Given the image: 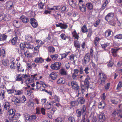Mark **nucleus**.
Wrapping results in <instances>:
<instances>
[{
    "label": "nucleus",
    "instance_id": "obj_33",
    "mask_svg": "<svg viewBox=\"0 0 122 122\" xmlns=\"http://www.w3.org/2000/svg\"><path fill=\"white\" fill-rule=\"evenodd\" d=\"M88 29L86 25H84L81 28V31L82 33H84L87 32L88 31Z\"/></svg>",
    "mask_w": 122,
    "mask_h": 122
},
{
    "label": "nucleus",
    "instance_id": "obj_39",
    "mask_svg": "<svg viewBox=\"0 0 122 122\" xmlns=\"http://www.w3.org/2000/svg\"><path fill=\"white\" fill-rule=\"evenodd\" d=\"M73 37H74L75 39L78 40L79 38V36L77 34L76 30H74L73 32H72Z\"/></svg>",
    "mask_w": 122,
    "mask_h": 122
},
{
    "label": "nucleus",
    "instance_id": "obj_27",
    "mask_svg": "<svg viewBox=\"0 0 122 122\" xmlns=\"http://www.w3.org/2000/svg\"><path fill=\"white\" fill-rule=\"evenodd\" d=\"M109 2V0H106L104 1L102 7V9L104 10V9Z\"/></svg>",
    "mask_w": 122,
    "mask_h": 122
},
{
    "label": "nucleus",
    "instance_id": "obj_10",
    "mask_svg": "<svg viewBox=\"0 0 122 122\" xmlns=\"http://www.w3.org/2000/svg\"><path fill=\"white\" fill-rule=\"evenodd\" d=\"M114 16V14L113 13H109L106 16L105 19L107 21L109 20L112 19Z\"/></svg>",
    "mask_w": 122,
    "mask_h": 122
},
{
    "label": "nucleus",
    "instance_id": "obj_57",
    "mask_svg": "<svg viewBox=\"0 0 122 122\" xmlns=\"http://www.w3.org/2000/svg\"><path fill=\"white\" fill-rule=\"evenodd\" d=\"M38 5V9H42L43 8V7L44 6V4H43L41 2H40V3Z\"/></svg>",
    "mask_w": 122,
    "mask_h": 122
},
{
    "label": "nucleus",
    "instance_id": "obj_63",
    "mask_svg": "<svg viewBox=\"0 0 122 122\" xmlns=\"http://www.w3.org/2000/svg\"><path fill=\"white\" fill-rule=\"evenodd\" d=\"M54 97L55 101L58 102H59L60 98L58 96L56 95H55L54 96Z\"/></svg>",
    "mask_w": 122,
    "mask_h": 122
},
{
    "label": "nucleus",
    "instance_id": "obj_45",
    "mask_svg": "<svg viewBox=\"0 0 122 122\" xmlns=\"http://www.w3.org/2000/svg\"><path fill=\"white\" fill-rule=\"evenodd\" d=\"M60 73L62 75H67V74L65 70L63 68L61 69Z\"/></svg>",
    "mask_w": 122,
    "mask_h": 122
},
{
    "label": "nucleus",
    "instance_id": "obj_2",
    "mask_svg": "<svg viewBox=\"0 0 122 122\" xmlns=\"http://www.w3.org/2000/svg\"><path fill=\"white\" fill-rule=\"evenodd\" d=\"M15 112V110L14 109H10L8 111V114H9V118L10 121L14 119H18L19 117V114H16Z\"/></svg>",
    "mask_w": 122,
    "mask_h": 122
},
{
    "label": "nucleus",
    "instance_id": "obj_51",
    "mask_svg": "<svg viewBox=\"0 0 122 122\" xmlns=\"http://www.w3.org/2000/svg\"><path fill=\"white\" fill-rule=\"evenodd\" d=\"M69 122H75L74 117L73 116H70L68 118Z\"/></svg>",
    "mask_w": 122,
    "mask_h": 122
},
{
    "label": "nucleus",
    "instance_id": "obj_50",
    "mask_svg": "<svg viewBox=\"0 0 122 122\" xmlns=\"http://www.w3.org/2000/svg\"><path fill=\"white\" fill-rule=\"evenodd\" d=\"M47 103L45 105V107L47 109H49L51 108V104L48 102H47Z\"/></svg>",
    "mask_w": 122,
    "mask_h": 122
},
{
    "label": "nucleus",
    "instance_id": "obj_28",
    "mask_svg": "<svg viewBox=\"0 0 122 122\" xmlns=\"http://www.w3.org/2000/svg\"><path fill=\"white\" fill-rule=\"evenodd\" d=\"M13 25L17 28L20 26V22L19 21L14 20L13 22Z\"/></svg>",
    "mask_w": 122,
    "mask_h": 122
},
{
    "label": "nucleus",
    "instance_id": "obj_32",
    "mask_svg": "<svg viewBox=\"0 0 122 122\" xmlns=\"http://www.w3.org/2000/svg\"><path fill=\"white\" fill-rule=\"evenodd\" d=\"M25 38L27 41L29 42H31L32 41V37L30 35H26L25 36Z\"/></svg>",
    "mask_w": 122,
    "mask_h": 122
},
{
    "label": "nucleus",
    "instance_id": "obj_24",
    "mask_svg": "<svg viewBox=\"0 0 122 122\" xmlns=\"http://www.w3.org/2000/svg\"><path fill=\"white\" fill-rule=\"evenodd\" d=\"M81 91L82 92V93L83 94L84 92H85L86 89L88 90L89 87H88L87 88L86 86L85 85H81Z\"/></svg>",
    "mask_w": 122,
    "mask_h": 122
},
{
    "label": "nucleus",
    "instance_id": "obj_61",
    "mask_svg": "<svg viewBox=\"0 0 122 122\" xmlns=\"http://www.w3.org/2000/svg\"><path fill=\"white\" fill-rule=\"evenodd\" d=\"M121 112V111L120 110H119L118 111V110L115 111H114L112 113V114L113 117H115L116 115L119 113Z\"/></svg>",
    "mask_w": 122,
    "mask_h": 122
},
{
    "label": "nucleus",
    "instance_id": "obj_37",
    "mask_svg": "<svg viewBox=\"0 0 122 122\" xmlns=\"http://www.w3.org/2000/svg\"><path fill=\"white\" fill-rule=\"evenodd\" d=\"M110 44L109 43H107L105 44H102L101 45L102 48L105 50H106L107 47L109 46Z\"/></svg>",
    "mask_w": 122,
    "mask_h": 122
},
{
    "label": "nucleus",
    "instance_id": "obj_58",
    "mask_svg": "<svg viewBox=\"0 0 122 122\" xmlns=\"http://www.w3.org/2000/svg\"><path fill=\"white\" fill-rule=\"evenodd\" d=\"M15 94L16 95H20L22 94L23 91L22 90H15Z\"/></svg>",
    "mask_w": 122,
    "mask_h": 122
},
{
    "label": "nucleus",
    "instance_id": "obj_44",
    "mask_svg": "<svg viewBox=\"0 0 122 122\" xmlns=\"http://www.w3.org/2000/svg\"><path fill=\"white\" fill-rule=\"evenodd\" d=\"M36 114L39 115L41 114L40 112V109L39 107L38 106H37L36 105Z\"/></svg>",
    "mask_w": 122,
    "mask_h": 122
},
{
    "label": "nucleus",
    "instance_id": "obj_23",
    "mask_svg": "<svg viewBox=\"0 0 122 122\" xmlns=\"http://www.w3.org/2000/svg\"><path fill=\"white\" fill-rule=\"evenodd\" d=\"M20 18L22 21L24 23H27L29 21L28 18L24 15H22Z\"/></svg>",
    "mask_w": 122,
    "mask_h": 122
},
{
    "label": "nucleus",
    "instance_id": "obj_16",
    "mask_svg": "<svg viewBox=\"0 0 122 122\" xmlns=\"http://www.w3.org/2000/svg\"><path fill=\"white\" fill-rule=\"evenodd\" d=\"M120 49L119 48H112L111 49V52L112 53L114 56H116L117 55V51Z\"/></svg>",
    "mask_w": 122,
    "mask_h": 122
},
{
    "label": "nucleus",
    "instance_id": "obj_40",
    "mask_svg": "<svg viewBox=\"0 0 122 122\" xmlns=\"http://www.w3.org/2000/svg\"><path fill=\"white\" fill-rule=\"evenodd\" d=\"M87 32L88 33L87 34V37H90L92 34V29L91 28H89V29H88Z\"/></svg>",
    "mask_w": 122,
    "mask_h": 122
},
{
    "label": "nucleus",
    "instance_id": "obj_17",
    "mask_svg": "<svg viewBox=\"0 0 122 122\" xmlns=\"http://www.w3.org/2000/svg\"><path fill=\"white\" fill-rule=\"evenodd\" d=\"M14 58H12V59L11 60L10 63L11 64L10 66V68L12 69H15L16 68V66L15 65V63L14 61Z\"/></svg>",
    "mask_w": 122,
    "mask_h": 122
},
{
    "label": "nucleus",
    "instance_id": "obj_6",
    "mask_svg": "<svg viewBox=\"0 0 122 122\" xmlns=\"http://www.w3.org/2000/svg\"><path fill=\"white\" fill-rule=\"evenodd\" d=\"M90 53H89L85 55L84 58L82 60V63L83 65L85 66L89 62L90 60Z\"/></svg>",
    "mask_w": 122,
    "mask_h": 122
},
{
    "label": "nucleus",
    "instance_id": "obj_11",
    "mask_svg": "<svg viewBox=\"0 0 122 122\" xmlns=\"http://www.w3.org/2000/svg\"><path fill=\"white\" fill-rule=\"evenodd\" d=\"M30 22L31 25L34 28L36 27L38 24L36 20L34 18H31L30 20Z\"/></svg>",
    "mask_w": 122,
    "mask_h": 122
},
{
    "label": "nucleus",
    "instance_id": "obj_30",
    "mask_svg": "<svg viewBox=\"0 0 122 122\" xmlns=\"http://www.w3.org/2000/svg\"><path fill=\"white\" fill-rule=\"evenodd\" d=\"M112 32V31L109 29L106 30L105 33V37H109L111 35Z\"/></svg>",
    "mask_w": 122,
    "mask_h": 122
},
{
    "label": "nucleus",
    "instance_id": "obj_52",
    "mask_svg": "<svg viewBox=\"0 0 122 122\" xmlns=\"http://www.w3.org/2000/svg\"><path fill=\"white\" fill-rule=\"evenodd\" d=\"M122 86V82L121 81H119L117 85V89L119 90L120 89Z\"/></svg>",
    "mask_w": 122,
    "mask_h": 122
},
{
    "label": "nucleus",
    "instance_id": "obj_20",
    "mask_svg": "<svg viewBox=\"0 0 122 122\" xmlns=\"http://www.w3.org/2000/svg\"><path fill=\"white\" fill-rule=\"evenodd\" d=\"M80 110L81 112V114L82 115L84 116L86 114V106L85 105H83Z\"/></svg>",
    "mask_w": 122,
    "mask_h": 122
},
{
    "label": "nucleus",
    "instance_id": "obj_48",
    "mask_svg": "<svg viewBox=\"0 0 122 122\" xmlns=\"http://www.w3.org/2000/svg\"><path fill=\"white\" fill-rule=\"evenodd\" d=\"M114 38L115 39H122V34H119L114 36Z\"/></svg>",
    "mask_w": 122,
    "mask_h": 122
},
{
    "label": "nucleus",
    "instance_id": "obj_47",
    "mask_svg": "<svg viewBox=\"0 0 122 122\" xmlns=\"http://www.w3.org/2000/svg\"><path fill=\"white\" fill-rule=\"evenodd\" d=\"M84 70L82 66L81 67L79 68V74H84Z\"/></svg>",
    "mask_w": 122,
    "mask_h": 122
},
{
    "label": "nucleus",
    "instance_id": "obj_38",
    "mask_svg": "<svg viewBox=\"0 0 122 122\" xmlns=\"http://www.w3.org/2000/svg\"><path fill=\"white\" fill-rule=\"evenodd\" d=\"M60 28L61 29H66L68 25L64 23H60Z\"/></svg>",
    "mask_w": 122,
    "mask_h": 122
},
{
    "label": "nucleus",
    "instance_id": "obj_19",
    "mask_svg": "<svg viewBox=\"0 0 122 122\" xmlns=\"http://www.w3.org/2000/svg\"><path fill=\"white\" fill-rule=\"evenodd\" d=\"M34 61L37 63H41L44 62V60L41 57H36Z\"/></svg>",
    "mask_w": 122,
    "mask_h": 122
},
{
    "label": "nucleus",
    "instance_id": "obj_59",
    "mask_svg": "<svg viewBox=\"0 0 122 122\" xmlns=\"http://www.w3.org/2000/svg\"><path fill=\"white\" fill-rule=\"evenodd\" d=\"M113 64V61L112 60H110L108 63L107 65L108 67H112Z\"/></svg>",
    "mask_w": 122,
    "mask_h": 122
},
{
    "label": "nucleus",
    "instance_id": "obj_29",
    "mask_svg": "<svg viewBox=\"0 0 122 122\" xmlns=\"http://www.w3.org/2000/svg\"><path fill=\"white\" fill-rule=\"evenodd\" d=\"M57 75L54 72H52L49 75V76L51 79L53 80H55L56 79Z\"/></svg>",
    "mask_w": 122,
    "mask_h": 122
},
{
    "label": "nucleus",
    "instance_id": "obj_15",
    "mask_svg": "<svg viewBox=\"0 0 122 122\" xmlns=\"http://www.w3.org/2000/svg\"><path fill=\"white\" fill-rule=\"evenodd\" d=\"M4 109L6 110H8L10 107V104L9 102L6 101L3 103Z\"/></svg>",
    "mask_w": 122,
    "mask_h": 122
},
{
    "label": "nucleus",
    "instance_id": "obj_26",
    "mask_svg": "<svg viewBox=\"0 0 122 122\" xmlns=\"http://www.w3.org/2000/svg\"><path fill=\"white\" fill-rule=\"evenodd\" d=\"M77 101L79 103L81 104L84 103L85 102V99L82 97L78 98Z\"/></svg>",
    "mask_w": 122,
    "mask_h": 122
},
{
    "label": "nucleus",
    "instance_id": "obj_46",
    "mask_svg": "<svg viewBox=\"0 0 122 122\" xmlns=\"http://www.w3.org/2000/svg\"><path fill=\"white\" fill-rule=\"evenodd\" d=\"M36 43L38 45V46H40L44 44V42L40 40H36Z\"/></svg>",
    "mask_w": 122,
    "mask_h": 122
},
{
    "label": "nucleus",
    "instance_id": "obj_36",
    "mask_svg": "<svg viewBox=\"0 0 122 122\" xmlns=\"http://www.w3.org/2000/svg\"><path fill=\"white\" fill-rule=\"evenodd\" d=\"M19 98L20 103H24L26 100V98L23 95L20 97Z\"/></svg>",
    "mask_w": 122,
    "mask_h": 122
},
{
    "label": "nucleus",
    "instance_id": "obj_42",
    "mask_svg": "<svg viewBox=\"0 0 122 122\" xmlns=\"http://www.w3.org/2000/svg\"><path fill=\"white\" fill-rule=\"evenodd\" d=\"M7 36L5 34H1L0 37V41H2L5 40L6 39Z\"/></svg>",
    "mask_w": 122,
    "mask_h": 122
},
{
    "label": "nucleus",
    "instance_id": "obj_34",
    "mask_svg": "<svg viewBox=\"0 0 122 122\" xmlns=\"http://www.w3.org/2000/svg\"><path fill=\"white\" fill-rule=\"evenodd\" d=\"M74 45L76 47V49L80 48V44L78 41H75L74 42Z\"/></svg>",
    "mask_w": 122,
    "mask_h": 122
},
{
    "label": "nucleus",
    "instance_id": "obj_18",
    "mask_svg": "<svg viewBox=\"0 0 122 122\" xmlns=\"http://www.w3.org/2000/svg\"><path fill=\"white\" fill-rule=\"evenodd\" d=\"M19 99V98H17L15 97H13L12 98V101L13 102H14L15 104L16 105H17L18 104L21 103Z\"/></svg>",
    "mask_w": 122,
    "mask_h": 122
},
{
    "label": "nucleus",
    "instance_id": "obj_8",
    "mask_svg": "<svg viewBox=\"0 0 122 122\" xmlns=\"http://www.w3.org/2000/svg\"><path fill=\"white\" fill-rule=\"evenodd\" d=\"M61 65V63L60 62H55L54 64H52L51 67L52 69L56 70L60 68Z\"/></svg>",
    "mask_w": 122,
    "mask_h": 122
},
{
    "label": "nucleus",
    "instance_id": "obj_4",
    "mask_svg": "<svg viewBox=\"0 0 122 122\" xmlns=\"http://www.w3.org/2000/svg\"><path fill=\"white\" fill-rule=\"evenodd\" d=\"M21 51L24 52L26 50V48L28 49H31L33 48L32 45L29 43H21L20 45Z\"/></svg>",
    "mask_w": 122,
    "mask_h": 122
},
{
    "label": "nucleus",
    "instance_id": "obj_54",
    "mask_svg": "<svg viewBox=\"0 0 122 122\" xmlns=\"http://www.w3.org/2000/svg\"><path fill=\"white\" fill-rule=\"evenodd\" d=\"M70 105L72 107H75L77 105V103L76 101H72L71 102Z\"/></svg>",
    "mask_w": 122,
    "mask_h": 122
},
{
    "label": "nucleus",
    "instance_id": "obj_35",
    "mask_svg": "<svg viewBox=\"0 0 122 122\" xmlns=\"http://www.w3.org/2000/svg\"><path fill=\"white\" fill-rule=\"evenodd\" d=\"M105 106V103L103 102H102L99 103L98 105V108H99L103 109L104 108Z\"/></svg>",
    "mask_w": 122,
    "mask_h": 122
},
{
    "label": "nucleus",
    "instance_id": "obj_9",
    "mask_svg": "<svg viewBox=\"0 0 122 122\" xmlns=\"http://www.w3.org/2000/svg\"><path fill=\"white\" fill-rule=\"evenodd\" d=\"M71 85L72 88L75 90H77L79 89V86L78 83L75 81H73L71 82Z\"/></svg>",
    "mask_w": 122,
    "mask_h": 122
},
{
    "label": "nucleus",
    "instance_id": "obj_5",
    "mask_svg": "<svg viewBox=\"0 0 122 122\" xmlns=\"http://www.w3.org/2000/svg\"><path fill=\"white\" fill-rule=\"evenodd\" d=\"M25 120L26 122H30L32 121L35 120L37 117V116L35 114L31 115L30 116L27 113L24 114Z\"/></svg>",
    "mask_w": 122,
    "mask_h": 122
},
{
    "label": "nucleus",
    "instance_id": "obj_1",
    "mask_svg": "<svg viewBox=\"0 0 122 122\" xmlns=\"http://www.w3.org/2000/svg\"><path fill=\"white\" fill-rule=\"evenodd\" d=\"M31 76V77L30 78V76L27 74H17L15 78V80L16 81H21V84L24 82L27 84H30L37 79L36 74Z\"/></svg>",
    "mask_w": 122,
    "mask_h": 122
},
{
    "label": "nucleus",
    "instance_id": "obj_31",
    "mask_svg": "<svg viewBox=\"0 0 122 122\" xmlns=\"http://www.w3.org/2000/svg\"><path fill=\"white\" fill-rule=\"evenodd\" d=\"M18 39V37L15 36L12 38L11 40V44L13 45L15 44L17 42V41Z\"/></svg>",
    "mask_w": 122,
    "mask_h": 122
},
{
    "label": "nucleus",
    "instance_id": "obj_12",
    "mask_svg": "<svg viewBox=\"0 0 122 122\" xmlns=\"http://www.w3.org/2000/svg\"><path fill=\"white\" fill-rule=\"evenodd\" d=\"M79 9L82 12H85L86 11V7L83 3L78 4Z\"/></svg>",
    "mask_w": 122,
    "mask_h": 122
},
{
    "label": "nucleus",
    "instance_id": "obj_49",
    "mask_svg": "<svg viewBox=\"0 0 122 122\" xmlns=\"http://www.w3.org/2000/svg\"><path fill=\"white\" fill-rule=\"evenodd\" d=\"M60 36L61 39L65 40H66V39L67 38V37L64 34H61L60 35Z\"/></svg>",
    "mask_w": 122,
    "mask_h": 122
},
{
    "label": "nucleus",
    "instance_id": "obj_56",
    "mask_svg": "<svg viewBox=\"0 0 122 122\" xmlns=\"http://www.w3.org/2000/svg\"><path fill=\"white\" fill-rule=\"evenodd\" d=\"M69 53V52H66L62 54L61 55V59L62 60L64 58H66V56H67Z\"/></svg>",
    "mask_w": 122,
    "mask_h": 122
},
{
    "label": "nucleus",
    "instance_id": "obj_22",
    "mask_svg": "<svg viewBox=\"0 0 122 122\" xmlns=\"http://www.w3.org/2000/svg\"><path fill=\"white\" fill-rule=\"evenodd\" d=\"M10 62L7 59H6L3 60L2 61V63L5 66H8L10 64Z\"/></svg>",
    "mask_w": 122,
    "mask_h": 122
},
{
    "label": "nucleus",
    "instance_id": "obj_21",
    "mask_svg": "<svg viewBox=\"0 0 122 122\" xmlns=\"http://www.w3.org/2000/svg\"><path fill=\"white\" fill-rule=\"evenodd\" d=\"M70 5L73 8H75L77 7V4L75 1L73 0H70L69 1Z\"/></svg>",
    "mask_w": 122,
    "mask_h": 122
},
{
    "label": "nucleus",
    "instance_id": "obj_55",
    "mask_svg": "<svg viewBox=\"0 0 122 122\" xmlns=\"http://www.w3.org/2000/svg\"><path fill=\"white\" fill-rule=\"evenodd\" d=\"M58 55L57 54L53 55L50 56V57L52 60H55L58 57Z\"/></svg>",
    "mask_w": 122,
    "mask_h": 122
},
{
    "label": "nucleus",
    "instance_id": "obj_14",
    "mask_svg": "<svg viewBox=\"0 0 122 122\" xmlns=\"http://www.w3.org/2000/svg\"><path fill=\"white\" fill-rule=\"evenodd\" d=\"M106 118L103 113H102L99 116V120L101 122H103L106 119Z\"/></svg>",
    "mask_w": 122,
    "mask_h": 122
},
{
    "label": "nucleus",
    "instance_id": "obj_53",
    "mask_svg": "<svg viewBox=\"0 0 122 122\" xmlns=\"http://www.w3.org/2000/svg\"><path fill=\"white\" fill-rule=\"evenodd\" d=\"M76 113L77 115V117H81V112L80 109H77L76 110Z\"/></svg>",
    "mask_w": 122,
    "mask_h": 122
},
{
    "label": "nucleus",
    "instance_id": "obj_7",
    "mask_svg": "<svg viewBox=\"0 0 122 122\" xmlns=\"http://www.w3.org/2000/svg\"><path fill=\"white\" fill-rule=\"evenodd\" d=\"M91 81V80L90 77L88 75H87L84 81V84L86 86L87 88L89 87L91 89H92L93 88V87L90 86V83Z\"/></svg>",
    "mask_w": 122,
    "mask_h": 122
},
{
    "label": "nucleus",
    "instance_id": "obj_60",
    "mask_svg": "<svg viewBox=\"0 0 122 122\" xmlns=\"http://www.w3.org/2000/svg\"><path fill=\"white\" fill-rule=\"evenodd\" d=\"M79 75L72 74V77L74 80H77L78 79Z\"/></svg>",
    "mask_w": 122,
    "mask_h": 122
},
{
    "label": "nucleus",
    "instance_id": "obj_41",
    "mask_svg": "<svg viewBox=\"0 0 122 122\" xmlns=\"http://www.w3.org/2000/svg\"><path fill=\"white\" fill-rule=\"evenodd\" d=\"M86 6L87 8L90 10H92L93 8L92 4L90 3H89L86 4Z\"/></svg>",
    "mask_w": 122,
    "mask_h": 122
},
{
    "label": "nucleus",
    "instance_id": "obj_43",
    "mask_svg": "<svg viewBox=\"0 0 122 122\" xmlns=\"http://www.w3.org/2000/svg\"><path fill=\"white\" fill-rule=\"evenodd\" d=\"M48 50L49 52L53 53L55 51L54 48L51 46H49L48 47Z\"/></svg>",
    "mask_w": 122,
    "mask_h": 122
},
{
    "label": "nucleus",
    "instance_id": "obj_13",
    "mask_svg": "<svg viewBox=\"0 0 122 122\" xmlns=\"http://www.w3.org/2000/svg\"><path fill=\"white\" fill-rule=\"evenodd\" d=\"M17 66V71L19 72H23L24 70L23 69L21 66V65L20 63H17L16 65Z\"/></svg>",
    "mask_w": 122,
    "mask_h": 122
},
{
    "label": "nucleus",
    "instance_id": "obj_64",
    "mask_svg": "<svg viewBox=\"0 0 122 122\" xmlns=\"http://www.w3.org/2000/svg\"><path fill=\"white\" fill-rule=\"evenodd\" d=\"M84 70V71H85V73L86 74H87L89 73V72H88V71L89 70V69L88 66L85 67V69Z\"/></svg>",
    "mask_w": 122,
    "mask_h": 122
},
{
    "label": "nucleus",
    "instance_id": "obj_25",
    "mask_svg": "<svg viewBox=\"0 0 122 122\" xmlns=\"http://www.w3.org/2000/svg\"><path fill=\"white\" fill-rule=\"evenodd\" d=\"M21 54L23 55L24 54L25 56L28 57H31V54L28 52L27 51H25L24 52H22V51H21Z\"/></svg>",
    "mask_w": 122,
    "mask_h": 122
},
{
    "label": "nucleus",
    "instance_id": "obj_62",
    "mask_svg": "<svg viewBox=\"0 0 122 122\" xmlns=\"http://www.w3.org/2000/svg\"><path fill=\"white\" fill-rule=\"evenodd\" d=\"M63 121V119L61 117L57 118L55 119V122H62Z\"/></svg>",
    "mask_w": 122,
    "mask_h": 122
},
{
    "label": "nucleus",
    "instance_id": "obj_3",
    "mask_svg": "<svg viewBox=\"0 0 122 122\" xmlns=\"http://www.w3.org/2000/svg\"><path fill=\"white\" fill-rule=\"evenodd\" d=\"M107 78V76L106 74L103 73H100L98 75V82L100 85L104 84Z\"/></svg>",
    "mask_w": 122,
    "mask_h": 122
}]
</instances>
